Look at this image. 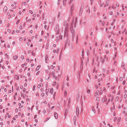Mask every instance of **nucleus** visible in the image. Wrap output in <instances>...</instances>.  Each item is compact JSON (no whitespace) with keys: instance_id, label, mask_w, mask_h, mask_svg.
<instances>
[{"instance_id":"obj_60","label":"nucleus","mask_w":127,"mask_h":127,"mask_svg":"<svg viewBox=\"0 0 127 127\" xmlns=\"http://www.w3.org/2000/svg\"><path fill=\"white\" fill-rule=\"evenodd\" d=\"M97 96V97H96V100H97V101H99V97H98V96Z\"/></svg>"},{"instance_id":"obj_25","label":"nucleus","mask_w":127,"mask_h":127,"mask_svg":"<svg viewBox=\"0 0 127 127\" xmlns=\"http://www.w3.org/2000/svg\"><path fill=\"white\" fill-rule=\"evenodd\" d=\"M124 64L123 63H122V67L124 69H125V67H124Z\"/></svg>"},{"instance_id":"obj_32","label":"nucleus","mask_w":127,"mask_h":127,"mask_svg":"<svg viewBox=\"0 0 127 127\" xmlns=\"http://www.w3.org/2000/svg\"><path fill=\"white\" fill-rule=\"evenodd\" d=\"M56 92H55L53 95V98L54 99H55V96Z\"/></svg>"},{"instance_id":"obj_34","label":"nucleus","mask_w":127,"mask_h":127,"mask_svg":"<svg viewBox=\"0 0 127 127\" xmlns=\"http://www.w3.org/2000/svg\"><path fill=\"white\" fill-rule=\"evenodd\" d=\"M83 61L81 62V67H82V68L83 66Z\"/></svg>"},{"instance_id":"obj_59","label":"nucleus","mask_w":127,"mask_h":127,"mask_svg":"<svg viewBox=\"0 0 127 127\" xmlns=\"http://www.w3.org/2000/svg\"><path fill=\"white\" fill-rule=\"evenodd\" d=\"M117 119V118L116 117H115L114 119V121L115 122Z\"/></svg>"},{"instance_id":"obj_24","label":"nucleus","mask_w":127,"mask_h":127,"mask_svg":"<svg viewBox=\"0 0 127 127\" xmlns=\"http://www.w3.org/2000/svg\"><path fill=\"white\" fill-rule=\"evenodd\" d=\"M59 82L57 83L56 86V89H58V88L59 86Z\"/></svg>"},{"instance_id":"obj_31","label":"nucleus","mask_w":127,"mask_h":127,"mask_svg":"<svg viewBox=\"0 0 127 127\" xmlns=\"http://www.w3.org/2000/svg\"><path fill=\"white\" fill-rule=\"evenodd\" d=\"M109 14L110 15H112L113 14V12L112 11H110L109 12Z\"/></svg>"},{"instance_id":"obj_58","label":"nucleus","mask_w":127,"mask_h":127,"mask_svg":"<svg viewBox=\"0 0 127 127\" xmlns=\"http://www.w3.org/2000/svg\"><path fill=\"white\" fill-rule=\"evenodd\" d=\"M126 83L125 81H124L123 82L122 84L123 85H125Z\"/></svg>"},{"instance_id":"obj_51","label":"nucleus","mask_w":127,"mask_h":127,"mask_svg":"<svg viewBox=\"0 0 127 127\" xmlns=\"http://www.w3.org/2000/svg\"><path fill=\"white\" fill-rule=\"evenodd\" d=\"M101 80V81L102 80V78H101V79H98V82H100Z\"/></svg>"},{"instance_id":"obj_9","label":"nucleus","mask_w":127,"mask_h":127,"mask_svg":"<svg viewBox=\"0 0 127 127\" xmlns=\"http://www.w3.org/2000/svg\"><path fill=\"white\" fill-rule=\"evenodd\" d=\"M67 0H63V5L65 6H66V1Z\"/></svg>"},{"instance_id":"obj_54","label":"nucleus","mask_w":127,"mask_h":127,"mask_svg":"<svg viewBox=\"0 0 127 127\" xmlns=\"http://www.w3.org/2000/svg\"><path fill=\"white\" fill-rule=\"evenodd\" d=\"M50 118H47L46 119V120H45L44 121L45 122L47 120H48L49 119H50Z\"/></svg>"},{"instance_id":"obj_6","label":"nucleus","mask_w":127,"mask_h":127,"mask_svg":"<svg viewBox=\"0 0 127 127\" xmlns=\"http://www.w3.org/2000/svg\"><path fill=\"white\" fill-rule=\"evenodd\" d=\"M92 96L91 94H89L87 95V97H86V98H87V99H88L89 98H90Z\"/></svg>"},{"instance_id":"obj_40","label":"nucleus","mask_w":127,"mask_h":127,"mask_svg":"<svg viewBox=\"0 0 127 127\" xmlns=\"http://www.w3.org/2000/svg\"><path fill=\"white\" fill-rule=\"evenodd\" d=\"M29 12L30 13H31V14H32L33 13V12H32V11L31 10H29Z\"/></svg>"},{"instance_id":"obj_5","label":"nucleus","mask_w":127,"mask_h":127,"mask_svg":"<svg viewBox=\"0 0 127 127\" xmlns=\"http://www.w3.org/2000/svg\"><path fill=\"white\" fill-rule=\"evenodd\" d=\"M56 37L57 38H59V39H62V37L60 35H56Z\"/></svg>"},{"instance_id":"obj_10","label":"nucleus","mask_w":127,"mask_h":127,"mask_svg":"<svg viewBox=\"0 0 127 127\" xmlns=\"http://www.w3.org/2000/svg\"><path fill=\"white\" fill-rule=\"evenodd\" d=\"M7 7L6 6H5L4 8L3 11L4 12H5L7 11Z\"/></svg>"},{"instance_id":"obj_47","label":"nucleus","mask_w":127,"mask_h":127,"mask_svg":"<svg viewBox=\"0 0 127 127\" xmlns=\"http://www.w3.org/2000/svg\"><path fill=\"white\" fill-rule=\"evenodd\" d=\"M84 52L83 51V50H82V57L83 58V56H84Z\"/></svg>"},{"instance_id":"obj_50","label":"nucleus","mask_w":127,"mask_h":127,"mask_svg":"<svg viewBox=\"0 0 127 127\" xmlns=\"http://www.w3.org/2000/svg\"><path fill=\"white\" fill-rule=\"evenodd\" d=\"M112 8L113 9H115V8L114 7V5H112Z\"/></svg>"},{"instance_id":"obj_26","label":"nucleus","mask_w":127,"mask_h":127,"mask_svg":"<svg viewBox=\"0 0 127 127\" xmlns=\"http://www.w3.org/2000/svg\"><path fill=\"white\" fill-rule=\"evenodd\" d=\"M48 27L47 28V26L46 25H45L44 27V28L45 29H47L48 30Z\"/></svg>"},{"instance_id":"obj_19","label":"nucleus","mask_w":127,"mask_h":127,"mask_svg":"<svg viewBox=\"0 0 127 127\" xmlns=\"http://www.w3.org/2000/svg\"><path fill=\"white\" fill-rule=\"evenodd\" d=\"M17 57L18 56H15L13 57V59L14 60H16L17 59Z\"/></svg>"},{"instance_id":"obj_44","label":"nucleus","mask_w":127,"mask_h":127,"mask_svg":"<svg viewBox=\"0 0 127 127\" xmlns=\"http://www.w3.org/2000/svg\"><path fill=\"white\" fill-rule=\"evenodd\" d=\"M103 19H107V17L106 16H104V15Z\"/></svg>"},{"instance_id":"obj_38","label":"nucleus","mask_w":127,"mask_h":127,"mask_svg":"<svg viewBox=\"0 0 127 127\" xmlns=\"http://www.w3.org/2000/svg\"><path fill=\"white\" fill-rule=\"evenodd\" d=\"M115 19H114L113 20V22H112L111 23V25H112L114 24V22H115Z\"/></svg>"},{"instance_id":"obj_49","label":"nucleus","mask_w":127,"mask_h":127,"mask_svg":"<svg viewBox=\"0 0 127 127\" xmlns=\"http://www.w3.org/2000/svg\"><path fill=\"white\" fill-rule=\"evenodd\" d=\"M27 75L29 77H30L31 76V75L29 73H27Z\"/></svg>"},{"instance_id":"obj_39","label":"nucleus","mask_w":127,"mask_h":127,"mask_svg":"<svg viewBox=\"0 0 127 127\" xmlns=\"http://www.w3.org/2000/svg\"><path fill=\"white\" fill-rule=\"evenodd\" d=\"M76 116H74V121H76Z\"/></svg>"},{"instance_id":"obj_29","label":"nucleus","mask_w":127,"mask_h":127,"mask_svg":"<svg viewBox=\"0 0 127 127\" xmlns=\"http://www.w3.org/2000/svg\"><path fill=\"white\" fill-rule=\"evenodd\" d=\"M27 19H28V17H27L26 18V22H27V21H28V22H30L31 21V19H29L28 20H27Z\"/></svg>"},{"instance_id":"obj_53","label":"nucleus","mask_w":127,"mask_h":127,"mask_svg":"<svg viewBox=\"0 0 127 127\" xmlns=\"http://www.w3.org/2000/svg\"><path fill=\"white\" fill-rule=\"evenodd\" d=\"M41 84L40 85V84H38V86H37V87L38 88H40V87H41Z\"/></svg>"},{"instance_id":"obj_8","label":"nucleus","mask_w":127,"mask_h":127,"mask_svg":"<svg viewBox=\"0 0 127 127\" xmlns=\"http://www.w3.org/2000/svg\"><path fill=\"white\" fill-rule=\"evenodd\" d=\"M86 96L85 95H84L83 96H81V101H83V98L84 99V100H85V97Z\"/></svg>"},{"instance_id":"obj_63","label":"nucleus","mask_w":127,"mask_h":127,"mask_svg":"<svg viewBox=\"0 0 127 127\" xmlns=\"http://www.w3.org/2000/svg\"><path fill=\"white\" fill-rule=\"evenodd\" d=\"M23 96V98H25L26 97V95L25 94Z\"/></svg>"},{"instance_id":"obj_15","label":"nucleus","mask_w":127,"mask_h":127,"mask_svg":"<svg viewBox=\"0 0 127 127\" xmlns=\"http://www.w3.org/2000/svg\"><path fill=\"white\" fill-rule=\"evenodd\" d=\"M119 15V13L118 12H117L116 14H115L114 15V17L117 18V16Z\"/></svg>"},{"instance_id":"obj_36","label":"nucleus","mask_w":127,"mask_h":127,"mask_svg":"<svg viewBox=\"0 0 127 127\" xmlns=\"http://www.w3.org/2000/svg\"><path fill=\"white\" fill-rule=\"evenodd\" d=\"M124 6V5L122 4V11H123L124 10V8H123Z\"/></svg>"},{"instance_id":"obj_16","label":"nucleus","mask_w":127,"mask_h":127,"mask_svg":"<svg viewBox=\"0 0 127 127\" xmlns=\"http://www.w3.org/2000/svg\"><path fill=\"white\" fill-rule=\"evenodd\" d=\"M100 59H101V62L103 63L104 62V59H103L102 60V58L101 57H100Z\"/></svg>"},{"instance_id":"obj_2","label":"nucleus","mask_w":127,"mask_h":127,"mask_svg":"<svg viewBox=\"0 0 127 127\" xmlns=\"http://www.w3.org/2000/svg\"><path fill=\"white\" fill-rule=\"evenodd\" d=\"M48 91L49 93H51L52 95L53 92V89L52 88H49L48 89Z\"/></svg>"},{"instance_id":"obj_33","label":"nucleus","mask_w":127,"mask_h":127,"mask_svg":"<svg viewBox=\"0 0 127 127\" xmlns=\"http://www.w3.org/2000/svg\"><path fill=\"white\" fill-rule=\"evenodd\" d=\"M36 87V86L35 85H34L33 86V87L32 88V90L33 91H34L35 89V88Z\"/></svg>"},{"instance_id":"obj_12","label":"nucleus","mask_w":127,"mask_h":127,"mask_svg":"<svg viewBox=\"0 0 127 127\" xmlns=\"http://www.w3.org/2000/svg\"><path fill=\"white\" fill-rule=\"evenodd\" d=\"M54 117L56 119H57L58 118V115L57 113H55L54 114Z\"/></svg>"},{"instance_id":"obj_3","label":"nucleus","mask_w":127,"mask_h":127,"mask_svg":"<svg viewBox=\"0 0 127 127\" xmlns=\"http://www.w3.org/2000/svg\"><path fill=\"white\" fill-rule=\"evenodd\" d=\"M74 5L73 4L71 7V9L70 10V12H71V14H72V13L73 11L74 10Z\"/></svg>"},{"instance_id":"obj_7","label":"nucleus","mask_w":127,"mask_h":127,"mask_svg":"<svg viewBox=\"0 0 127 127\" xmlns=\"http://www.w3.org/2000/svg\"><path fill=\"white\" fill-rule=\"evenodd\" d=\"M67 101H68V106L70 104V98H68L67 99Z\"/></svg>"},{"instance_id":"obj_42","label":"nucleus","mask_w":127,"mask_h":127,"mask_svg":"<svg viewBox=\"0 0 127 127\" xmlns=\"http://www.w3.org/2000/svg\"><path fill=\"white\" fill-rule=\"evenodd\" d=\"M52 76H53L55 75V73L54 72H52Z\"/></svg>"},{"instance_id":"obj_28","label":"nucleus","mask_w":127,"mask_h":127,"mask_svg":"<svg viewBox=\"0 0 127 127\" xmlns=\"http://www.w3.org/2000/svg\"><path fill=\"white\" fill-rule=\"evenodd\" d=\"M105 4H106V5L107 6L109 4V3H108V0H106V1Z\"/></svg>"},{"instance_id":"obj_30","label":"nucleus","mask_w":127,"mask_h":127,"mask_svg":"<svg viewBox=\"0 0 127 127\" xmlns=\"http://www.w3.org/2000/svg\"><path fill=\"white\" fill-rule=\"evenodd\" d=\"M5 56L7 58H8V55L7 54H5Z\"/></svg>"},{"instance_id":"obj_62","label":"nucleus","mask_w":127,"mask_h":127,"mask_svg":"<svg viewBox=\"0 0 127 127\" xmlns=\"http://www.w3.org/2000/svg\"><path fill=\"white\" fill-rule=\"evenodd\" d=\"M60 0H58V5H59L60 3Z\"/></svg>"},{"instance_id":"obj_13","label":"nucleus","mask_w":127,"mask_h":127,"mask_svg":"<svg viewBox=\"0 0 127 127\" xmlns=\"http://www.w3.org/2000/svg\"><path fill=\"white\" fill-rule=\"evenodd\" d=\"M72 33V41H73L74 37V33H73H73Z\"/></svg>"},{"instance_id":"obj_43","label":"nucleus","mask_w":127,"mask_h":127,"mask_svg":"<svg viewBox=\"0 0 127 127\" xmlns=\"http://www.w3.org/2000/svg\"><path fill=\"white\" fill-rule=\"evenodd\" d=\"M19 21H20V20L19 19L18 20H17V21L16 23V24L17 25L19 23Z\"/></svg>"},{"instance_id":"obj_18","label":"nucleus","mask_w":127,"mask_h":127,"mask_svg":"<svg viewBox=\"0 0 127 127\" xmlns=\"http://www.w3.org/2000/svg\"><path fill=\"white\" fill-rule=\"evenodd\" d=\"M74 0H69L68 3L69 5H70L72 3V1Z\"/></svg>"},{"instance_id":"obj_20","label":"nucleus","mask_w":127,"mask_h":127,"mask_svg":"<svg viewBox=\"0 0 127 127\" xmlns=\"http://www.w3.org/2000/svg\"><path fill=\"white\" fill-rule=\"evenodd\" d=\"M117 54V52H116L115 53V54L114 56V57L113 58V60H114L115 57H116V56Z\"/></svg>"},{"instance_id":"obj_27","label":"nucleus","mask_w":127,"mask_h":127,"mask_svg":"<svg viewBox=\"0 0 127 127\" xmlns=\"http://www.w3.org/2000/svg\"><path fill=\"white\" fill-rule=\"evenodd\" d=\"M76 114L77 116H78L79 114V112H76Z\"/></svg>"},{"instance_id":"obj_41","label":"nucleus","mask_w":127,"mask_h":127,"mask_svg":"<svg viewBox=\"0 0 127 127\" xmlns=\"http://www.w3.org/2000/svg\"><path fill=\"white\" fill-rule=\"evenodd\" d=\"M21 58L22 60H24V57L23 55L21 56Z\"/></svg>"},{"instance_id":"obj_64","label":"nucleus","mask_w":127,"mask_h":127,"mask_svg":"<svg viewBox=\"0 0 127 127\" xmlns=\"http://www.w3.org/2000/svg\"><path fill=\"white\" fill-rule=\"evenodd\" d=\"M119 97L118 96H117L116 97V100H117L119 99Z\"/></svg>"},{"instance_id":"obj_14","label":"nucleus","mask_w":127,"mask_h":127,"mask_svg":"<svg viewBox=\"0 0 127 127\" xmlns=\"http://www.w3.org/2000/svg\"><path fill=\"white\" fill-rule=\"evenodd\" d=\"M72 28H73V26H71L70 28V30L71 31V33H73L74 32L72 30Z\"/></svg>"},{"instance_id":"obj_22","label":"nucleus","mask_w":127,"mask_h":127,"mask_svg":"<svg viewBox=\"0 0 127 127\" xmlns=\"http://www.w3.org/2000/svg\"><path fill=\"white\" fill-rule=\"evenodd\" d=\"M40 66V67H41V65H38V66H37L36 68V71H37L39 69V66Z\"/></svg>"},{"instance_id":"obj_61","label":"nucleus","mask_w":127,"mask_h":127,"mask_svg":"<svg viewBox=\"0 0 127 127\" xmlns=\"http://www.w3.org/2000/svg\"><path fill=\"white\" fill-rule=\"evenodd\" d=\"M82 12V10L81 9L80 10V12H79V14H81Z\"/></svg>"},{"instance_id":"obj_55","label":"nucleus","mask_w":127,"mask_h":127,"mask_svg":"<svg viewBox=\"0 0 127 127\" xmlns=\"http://www.w3.org/2000/svg\"><path fill=\"white\" fill-rule=\"evenodd\" d=\"M40 71H38L36 73V75H38Z\"/></svg>"},{"instance_id":"obj_17","label":"nucleus","mask_w":127,"mask_h":127,"mask_svg":"<svg viewBox=\"0 0 127 127\" xmlns=\"http://www.w3.org/2000/svg\"><path fill=\"white\" fill-rule=\"evenodd\" d=\"M121 117H119V118L118 119L117 121V124H118L119 123V122L121 120Z\"/></svg>"},{"instance_id":"obj_1","label":"nucleus","mask_w":127,"mask_h":127,"mask_svg":"<svg viewBox=\"0 0 127 127\" xmlns=\"http://www.w3.org/2000/svg\"><path fill=\"white\" fill-rule=\"evenodd\" d=\"M100 94V92L99 90H97L95 92V96H99Z\"/></svg>"},{"instance_id":"obj_48","label":"nucleus","mask_w":127,"mask_h":127,"mask_svg":"<svg viewBox=\"0 0 127 127\" xmlns=\"http://www.w3.org/2000/svg\"><path fill=\"white\" fill-rule=\"evenodd\" d=\"M7 32H8L10 33L11 32V30L10 29H8L7 30Z\"/></svg>"},{"instance_id":"obj_52","label":"nucleus","mask_w":127,"mask_h":127,"mask_svg":"<svg viewBox=\"0 0 127 127\" xmlns=\"http://www.w3.org/2000/svg\"><path fill=\"white\" fill-rule=\"evenodd\" d=\"M55 66H53V65H52L51 66V68L52 69H53V68H54L55 67Z\"/></svg>"},{"instance_id":"obj_23","label":"nucleus","mask_w":127,"mask_h":127,"mask_svg":"<svg viewBox=\"0 0 127 127\" xmlns=\"http://www.w3.org/2000/svg\"><path fill=\"white\" fill-rule=\"evenodd\" d=\"M56 84H57V83H56V82L55 81L53 83L52 85L53 86H54L56 85Z\"/></svg>"},{"instance_id":"obj_21","label":"nucleus","mask_w":127,"mask_h":127,"mask_svg":"<svg viewBox=\"0 0 127 127\" xmlns=\"http://www.w3.org/2000/svg\"><path fill=\"white\" fill-rule=\"evenodd\" d=\"M87 93L88 94H90L91 91L90 90L88 89L87 91Z\"/></svg>"},{"instance_id":"obj_56","label":"nucleus","mask_w":127,"mask_h":127,"mask_svg":"<svg viewBox=\"0 0 127 127\" xmlns=\"http://www.w3.org/2000/svg\"><path fill=\"white\" fill-rule=\"evenodd\" d=\"M45 94L44 93H42L41 94V96L42 97H43L44 96Z\"/></svg>"},{"instance_id":"obj_35","label":"nucleus","mask_w":127,"mask_h":127,"mask_svg":"<svg viewBox=\"0 0 127 127\" xmlns=\"http://www.w3.org/2000/svg\"><path fill=\"white\" fill-rule=\"evenodd\" d=\"M61 13H59L57 15V17H60V15H61Z\"/></svg>"},{"instance_id":"obj_37","label":"nucleus","mask_w":127,"mask_h":127,"mask_svg":"<svg viewBox=\"0 0 127 127\" xmlns=\"http://www.w3.org/2000/svg\"><path fill=\"white\" fill-rule=\"evenodd\" d=\"M59 49H60V48L59 47L57 48V52H56L57 53H58V52H59Z\"/></svg>"},{"instance_id":"obj_11","label":"nucleus","mask_w":127,"mask_h":127,"mask_svg":"<svg viewBox=\"0 0 127 127\" xmlns=\"http://www.w3.org/2000/svg\"><path fill=\"white\" fill-rule=\"evenodd\" d=\"M106 96H105L103 98L104 99H103L102 100V101H103V102L106 101H107V98H106Z\"/></svg>"},{"instance_id":"obj_4","label":"nucleus","mask_w":127,"mask_h":127,"mask_svg":"<svg viewBox=\"0 0 127 127\" xmlns=\"http://www.w3.org/2000/svg\"><path fill=\"white\" fill-rule=\"evenodd\" d=\"M69 25V24L68 23H67V24L66 26V28H65V34L66 33V32H67V29H68V26Z\"/></svg>"},{"instance_id":"obj_57","label":"nucleus","mask_w":127,"mask_h":127,"mask_svg":"<svg viewBox=\"0 0 127 127\" xmlns=\"http://www.w3.org/2000/svg\"><path fill=\"white\" fill-rule=\"evenodd\" d=\"M45 62L46 63H48V60H47V59H45Z\"/></svg>"},{"instance_id":"obj_46","label":"nucleus","mask_w":127,"mask_h":127,"mask_svg":"<svg viewBox=\"0 0 127 127\" xmlns=\"http://www.w3.org/2000/svg\"><path fill=\"white\" fill-rule=\"evenodd\" d=\"M116 60H115L114 61V64L115 66L116 65Z\"/></svg>"},{"instance_id":"obj_45","label":"nucleus","mask_w":127,"mask_h":127,"mask_svg":"<svg viewBox=\"0 0 127 127\" xmlns=\"http://www.w3.org/2000/svg\"><path fill=\"white\" fill-rule=\"evenodd\" d=\"M67 93L66 91H65L64 93V95L65 96H66V95H67Z\"/></svg>"}]
</instances>
